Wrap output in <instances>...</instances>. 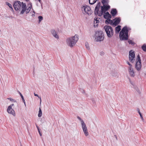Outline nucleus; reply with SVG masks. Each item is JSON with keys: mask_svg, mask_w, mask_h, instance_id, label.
I'll use <instances>...</instances> for the list:
<instances>
[{"mask_svg": "<svg viewBox=\"0 0 146 146\" xmlns=\"http://www.w3.org/2000/svg\"><path fill=\"white\" fill-rule=\"evenodd\" d=\"M82 11L84 10L85 13H86L88 15H90L91 14L92 11L90 7L88 6H84L82 8Z\"/></svg>", "mask_w": 146, "mask_h": 146, "instance_id": "1a4fd4ad", "label": "nucleus"}, {"mask_svg": "<svg viewBox=\"0 0 146 146\" xmlns=\"http://www.w3.org/2000/svg\"><path fill=\"white\" fill-rule=\"evenodd\" d=\"M128 30L126 26L123 28L119 33V37L122 40H126L128 39Z\"/></svg>", "mask_w": 146, "mask_h": 146, "instance_id": "f03ea898", "label": "nucleus"}, {"mask_svg": "<svg viewBox=\"0 0 146 146\" xmlns=\"http://www.w3.org/2000/svg\"><path fill=\"white\" fill-rule=\"evenodd\" d=\"M28 5H30L27 8L25 3L23 4L22 6V9L21 11L20 14H23L25 12L26 13H28L32 7V3L31 2L28 4Z\"/></svg>", "mask_w": 146, "mask_h": 146, "instance_id": "39448f33", "label": "nucleus"}, {"mask_svg": "<svg viewBox=\"0 0 146 146\" xmlns=\"http://www.w3.org/2000/svg\"><path fill=\"white\" fill-rule=\"evenodd\" d=\"M129 74L131 77H134L135 75V72L132 68L128 67Z\"/></svg>", "mask_w": 146, "mask_h": 146, "instance_id": "dca6fc26", "label": "nucleus"}, {"mask_svg": "<svg viewBox=\"0 0 146 146\" xmlns=\"http://www.w3.org/2000/svg\"><path fill=\"white\" fill-rule=\"evenodd\" d=\"M86 48H87V49L88 50H89L90 49L89 46L88 45V43H86Z\"/></svg>", "mask_w": 146, "mask_h": 146, "instance_id": "f704fd0d", "label": "nucleus"}, {"mask_svg": "<svg viewBox=\"0 0 146 146\" xmlns=\"http://www.w3.org/2000/svg\"><path fill=\"white\" fill-rule=\"evenodd\" d=\"M128 42L129 44H131L132 45H134V42L132 40H128Z\"/></svg>", "mask_w": 146, "mask_h": 146, "instance_id": "2f4dec72", "label": "nucleus"}, {"mask_svg": "<svg viewBox=\"0 0 146 146\" xmlns=\"http://www.w3.org/2000/svg\"><path fill=\"white\" fill-rule=\"evenodd\" d=\"M42 112L40 108L38 111V116L39 117H40L42 116Z\"/></svg>", "mask_w": 146, "mask_h": 146, "instance_id": "393cba45", "label": "nucleus"}, {"mask_svg": "<svg viewBox=\"0 0 146 146\" xmlns=\"http://www.w3.org/2000/svg\"><path fill=\"white\" fill-rule=\"evenodd\" d=\"M38 131V133H39L40 135V136H41L42 135V134L40 132V130L39 131Z\"/></svg>", "mask_w": 146, "mask_h": 146, "instance_id": "58836bf2", "label": "nucleus"}, {"mask_svg": "<svg viewBox=\"0 0 146 146\" xmlns=\"http://www.w3.org/2000/svg\"><path fill=\"white\" fill-rule=\"evenodd\" d=\"M38 1L39 2H40V3H41V0H38Z\"/></svg>", "mask_w": 146, "mask_h": 146, "instance_id": "c03bdc74", "label": "nucleus"}, {"mask_svg": "<svg viewBox=\"0 0 146 146\" xmlns=\"http://www.w3.org/2000/svg\"><path fill=\"white\" fill-rule=\"evenodd\" d=\"M111 75L115 77L117 76V72H115L112 73Z\"/></svg>", "mask_w": 146, "mask_h": 146, "instance_id": "72a5a7b5", "label": "nucleus"}, {"mask_svg": "<svg viewBox=\"0 0 146 146\" xmlns=\"http://www.w3.org/2000/svg\"><path fill=\"white\" fill-rule=\"evenodd\" d=\"M24 3L19 1H15L14 2L13 7L16 11H20L22 9V5Z\"/></svg>", "mask_w": 146, "mask_h": 146, "instance_id": "423d86ee", "label": "nucleus"}, {"mask_svg": "<svg viewBox=\"0 0 146 146\" xmlns=\"http://www.w3.org/2000/svg\"><path fill=\"white\" fill-rule=\"evenodd\" d=\"M95 40L96 42H101L104 39V35L102 31H97L96 32Z\"/></svg>", "mask_w": 146, "mask_h": 146, "instance_id": "7ed1b4c3", "label": "nucleus"}, {"mask_svg": "<svg viewBox=\"0 0 146 146\" xmlns=\"http://www.w3.org/2000/svg\"><path fill=\"white\" fill-rule=\"evenodd\" d=\"M104 18L105 19L111 18V15L108 12L104 13Z\"/></svg>", "mask_w": 146, "mask_h": 146, "instance_id": "a211bd4d", "label": "nucleus"}, {"mask_svg": "<svg viewBox=\"0 0 146 146\" xmlns=\"http://www.w3.org/2000/svg\"><path fill=\"white\" fill-rule=\"evenodd\" d=\"M135 57V54L134 52L132 50H130L129 52V60L132 62H134V58Z\"/></svg>", "mask_w": 146, "mask_h": 146, "instance_id": "9d476101", "label": "nucleus"}, {"mask_svg": "<svg viewBox=\"0 0 146 146\" xmlns=\"http://www.w3.org/2000/svg\"><path fill=\"white\" fill-rule=\"evenodd\" d=\"M14 104H12L11 105H10L9 106H11V108H12V106H14Z\"/></svg>", "mask_w": 146, "mask_h": 146, "instance_id": "37998d69", "label": "nucleus"}, {"mask_svg": "<svg viewBox=\"0 0 146 146\" xmlns=\"http://www.w3.org/2000/svg\"><path fill=\"white\" fill-rule=\"evenodd\" d=\"M108 36L109 38L113 36V32L112 27L106 25L104 27Z\"/></svg>", "mask_w": 146, "mask_h": 146, "instance_id": "20e7f679", "label": "nucleus"}, {"mask_svg": "<svg viewBox=\"0 0 146 146\" xmlns=\"http://www.w3.org/2000/svg\"><path fill=\"white\" fill-rule=\"evenodd\" d=\"M99 23V21L97 20V18H95L94 23V27H96L98 26Z\"/></svg>", "mask_w": 146, "mask_h": 146, "instance_id": "6ab92c4d", "label": "nucleus"}, {"mask_svg": "<svg viewBox=\"0 0 146 146\" xmlns=\"http://www.w3.org/2000/svg\"><path fill=\"white\" fill-rule=\"evenodd\" d=\"M82 126L84 134L86 136H88L89 135V133L86 124L82 125Z\"/></svg>", "mask_w": 146, "mask_h": 146, "instance_id": "ddd939ff", "label": "nucleus"}, {"mask_svg": "<svg viewBox=\"0 0 146 146\" xmlns=\"http://www.w3.org/2000/svg\"><path fill=\"white\" fill-rule=\"evenodd\" d=\"M141 48L144 51L146 52V45L145 44L142 46Z\"/></svg>", "mask_w": 146, "mask_h": 146, "instance_id": "cd10ccee", "label": "nucleus"}, {"mask_svg": "<svg viewBox=\"0 0 146 146\" xmlns=\"http://www.w3.org/2000/svg\"><path fill=\"white\" fill-rule=\"evenodd\" d=\"M137 111H138V112L139 113V115H140V117H141L142 120H143V117L142 115H141V112H140V111L139 109H137Z\"/></svg>", "mask_w": 146, "mask_h": 146, "instance_id": "c85d7f7f", "label": "nucleus"}, {"mask_svg": "<svg viewBox=\"0 0 146 146\" xmlns=\"http://www.w3.org/2000/svg\"><path fill=\"white\" fill-rule=\"evenodd\" d=\"M30 13L32 14L31 16H35V13L34 11H33V12H30Z\"/></svg>", "mask_w": 146, "mask_h": 146, "instance_id": "c9c22d12", "label": "nucleus"}, {"mask_svg": "<svg viewBox=\"0 0 146 146\" xmlns=\"http://www.w3.org/2000/svg\"><path fill=\"white\" fill-rule=\"evenodd\" d=\"M141 67V60L139 55L138 54L137 58L135 68L137 70L139 71L140 70Z\"/></svg>", "mask_w": 146, "mask_h": 146, "instance_id": "6e6552de", "label": "nucleus"}, {"mask_svg": "<svg viewBox=\"0 0 146 146\" xmlns=\"http://www.w3.org/2000/svg\"><path fill=\"white\" fill-rule=\"evenodd\" d=\"M121 26L118 25L115 28V32L116 34L118 33L121 30Z\"/></svg>", "mask_w": 146, "mask_h": 146, "instance_id": "412c9836", "label": "nucleus"}, {"mask_svg": "<svg viewBox=\"0 0 146 146\" xmlns=\"http://www.w3.org/2000/svg\"><path fill=\"white\" fill-rule=\"evenodd\" d=\"M26 1H29V0H25Z\"/></svg>", "mask_w": 146, "mask_h": 146, "instance_id": "a18cd8bd", "label": "nucleus"}, {"mask_svg": "<svg viewBox=\"0 0 146 146\" xmlns=\"http://www.w3.org/2000/svg\"><path fill=\"white\" fill-rule=\"evenodd\" d=\"M39 98L40 99V104H41V99L40 97H39Z\"/></svg>", "mask_w": 146, "mask_h": 146, "instance_id": "79ce46f5", "label": "nucleus"}, {"mask_svg": "<svg viewBox=\"0 0 146 146\" xmlns=\"http://www.w3.org/2000/svg\"><path fill=\"white\" fill-rule=\"evenodd\" d=\"M116 139H117V137L116 136Z\"/></svg>", "mask_w": 146, "mask_h": 146, "instance_id": "de8ad7c7", "label": "nucleus"}, {"mask_svg": "<svg viewBox=\"0 0 146 146\" xmlns=\"http://www.w3.org/2000/svg\"><path fill=\"white\" fill-rule=\"evenodd\" d=\"M77 118L80 121L82 125L85 124L84 121L79 116H78Z\"/></svg>", "mask_w": 146, "mask_h": 146, "instance_id": "4be33fe9", "label": "nucleus"}, {"mask_svg": "<svg viewBox=\"0 0 146 146\" xmlns=\"http://www.w3.org/2000/svg\"><path fill=\"white\" fill-rule=\"evenodd\" d=\"M34 95H35V96H37L38 97V98L39 97H39L38 96V95L37 94H35V93H34Z\"/></svg>", "mask_w": 146, "mask_h": 146, "instance_id": "4c0bfd02", "label": "nucleus"}, {"mask_svg": "<svg viewBox=\"0 0 146 146\" xmlns=\"http://www.w3.org/2000/svg\"><path fill=\"white\" fill-rule=\"evenodd\" d=\"M108 2V0H102V3L104 5V4H107Z\"/></svg>", "mask_w": 146, "mask_h": 146, "instance_id": "bb28decb", "label": "nucleus"}, {"mask_svg": "<svg viewBox=\"0 0 146 146\" xmlns=\"http://www.w3.org/2000/svg\"><path fill=\"white\" fill-rule=\"evenodd\" d=\"M7 111L9 113H10L14 116L15 115V113L14 110L11 108V106H9L8 108Z\"/></svg>", "mask_w": 146, "mask_h": 146, "instance_id": "9b49d317", "label": "nucleus"}, {"mask_svg": "<svg viewBox=\"0 0 146 146\" xmlns=\"http://www.w3.org/2000/svg\"><path fill=\"white\" fill-rule=\"evenodd\" d=\"M100 5L101 3L100 2H99L96 6L94 11L95 14L99 16H101L103 15V13H104V12H102V10L101 11H99Z\"/></svg>", "mask_w": 146, "mask_h": 146, "instance_id": "0eeeda50", "label": "nucleus"}, {"mask_svg": "<svg viewBox=\"0 0 146 146\" xmlns=\"http://www.w3.org/2000/svg\"><path fill=\"white\" fill-rule=\"evenodd\" d=\"M36 127L37 128V129L38 131L40 130L39 129V127L37 125H36Z\"/></svg>", "mask_w": 146, "mask_h": 146, "instance_id": "a19ab883", "label": "nucleus"}, {"mask_svg": "<svg viewBox=\"0 0 146 146\" xmlns=\"http://www.w3.org/2000/svg\"><path fill=\"white\" fill-rule=\"evenodd\" d=\"M110 8V6L109 5H104L103 6L101 7V10L102 12H104V13L107 11L108 9Z\"/></svg>", "mask_w": 146, "mask_h": 146, "instance_id": "f8f14e48", "label": "nucleus"}, {"mask_svg": "<svg viewBox=\"0 0 146 146\" xmlns=\"http://www.w3.org/2000/svg\"><path fill=\"white\" fill-rule=\"evenodd\" d=\"M6 4H7L8 6L10 8H11V9H12V10L13 11V9L12 8V5L10 4L9 3H8V2H7L6 3Z\"/></svg>", "mask_w": 146, "mask_h": 146, "instance_id": "7c9ffc66", "label": "nucleus"}, {"mask_svg": "<svg viewBox=\"0 0 146 146\" xmlns=\"http://www.w3.org/2000/svg\"><path fill=\"white\" fill-rule=\"evenodd\" d=\"M111 14L112 16H115L117 13V11L116 9H112L111 11Z\"/></svg>", "mask_w": 146, "mask_h": 146, "instance_id": "f3484780", "label": "nucleus"}, {"mask_svg": "<svg viewBox=\"0 0 146 146\" xmlns=\"http://www.w3.org/2000/svg\"><path fill=\"white\" fill-rule=\"evenodd\" d=\"M38 23H40V22L43 20V18L42 16H39L38 17Z\"/></svg>", "mask_w": 146, "mask_h": 146, "instance_id": "a878e982", "label": "nucleus"}, {"mask_svg": "<svg viewBox=\"0 0 146 146\" xmlns=\"http://www.w3.org/2000/svg\"><path fill=\"white\" fill-rule=\"evenodd\" d=\"M110 18L106 19V20L105 21L106 23L107 24H110L111 25H113L112 23H113V21L112 20L110 19Z\"/></svg>", "mask_w": 146, "mask_h": 146, "instance_id": "aec40b11", "label": "nucleus"}, {"mask_svg": "<svg viewBox=\"0 0 146 146\" xmlns=\"http://www.w3.org/2000/svg\"><path fill=\"white\" fill-rule=\"evenodd\" d=\"M51 32L52 34L54 37L57 39L59 38V36L58 34V33L54 29H53L51 30Z\"/></svg>", "mask_w": 146, "mask_h": 146, "instance_id": "4468645a", "label": "nucleus"}, {"mask_svg": "<svg viewBox=\"0 0 146 146\" xmlns=\"http://www.w3.org/2000/svg\"><path fill=\"white\" fill-rule=\"evenodd\" d=\"M11 11H13L12 10V9H11Z\"/></svg>", "mask_w": 146, "mask_h": 146, "instance_id": "49530a36", "label": "nucleus"}, {"mask_svg": "<svg viewBox=\"0 0 146 146\" xmlns=\"http://www.w3.org/2000/svg\"><path fill=\"white\" fill-rule=\"evenodd\" d=\"M104 54V52H100V54L101 55H103Z\"/></svg>", "mask_w": 146, "mask_h": 146, "instance_id": "ea45409f", "label": "nucleus"}, {"mask_svg": "<svg viewBox=\"0 0 146 146\" xmlns=\"http://www.w3.org/2000/svg\"><path fill=\"white\" fill-rule=\"evenodd\" d=\"M7 99L9 100L10 101H12L14 102H16V101L15 100L11 98H7Z\"/></svg>", "mask_w": 146, "mask_h": 146, "instance_id": "473e14b6", "label": "nucleus"}, {"mask_svg": "<svg viewBox=\"0 0 146 146\" xmlns=\"http://www.w3.org/2000/svg\"><path fill=\"white\" fill-rule=\"evenodd\" d=\"M19 92V94L20 95V96H21V97L22 100H23V102L24 103L25 106H26V105L25 102V100L23 96V95L22 94L20 93V92Z\"/></svg>", "mask_w": 146, "mask_h": 146, "instance_id": "b1692460", "label": "nucleus"}, {"mask_svg": "<svg viewBox=\"0 0 146 146\" xmlns=\"http://www.w3.org/2000/svg\"><path fill=\"white\" fill-rule=\"evenodd\" d=\"M97 0H89L90 4L92 5L96 3Z\"/></svg>", "mask_w": 146, "mask_h": 146, "instance_id": "5701e85b", "label": "nucleus"}, {"mask_svg": "<svg viewBox=\"0 0 146 146\" xmlns=\"http://www.w3.org/2000/svg\"><path fill=\"white\" fill-rule=\"evenodd\" d=\"M78 40V36L77 35H75L74 36L68 38L66 39V41L68 46L72 47L75 45Z\"/></svg>", "mask_w": 146, "mask_h": 146, "instance_id": "f257e3e1", "label": "nucleus"}, {"mask_svg": "<svg viewBox=\"0 0 146 146\" xmlns=\"http://www.w3.org/2000/svg\"><path fill=\"white\" fill-rule=\"evenodd\" d=\"M127 63L129 65V66L128 67H131L132 68V65L129 62H127Z\"/></svg>", "mask_w": 146, "mask_h": 146, "instance_id": "e433bc0d", "label": "nucleus"}, {"mask_svg": "<svg viewBox=\"0 0 146 146\" xmlns=\"http://www.w3.org/2000/svg\"><path fill=\"white\" fill-rule=\"evenodd\" d=\"M135 90L139 94H141V91L137 87L135 88Z\"/></svg>", "mask_w": 146, "mask_h": 146, "instance_id": "c756f323", "label": "nucleus"}, {"mask_svg": "<svg viewBox=\"0 0 146 146\" xmlns=\"http://www.w3.org/2000/svg\"><path fill=\"white\" fill-rule=\"evenodd\" d=\"M114 22H113L112 25L114 26H116L118 25L120 22L121 19L120 18H116L114 20Z\"/></svg>", "mask_w": 146, "mask_h": 146, "instance_id": "2eb2a0df", "label": "nucleus"}]
</instances>
